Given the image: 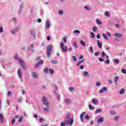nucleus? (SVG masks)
I'll list each match as a JSON object with an SVG mask.
<instances>
[{
  "label": "nucleus",
  "mask_w": 126,
  "mask_h": 126,
  "mask_svg": "<svg viewBox=\"0 0 126 126\" xmlns=\"http://www.w3.org/2000/svg\"><path fill=\"white\" fill-rule=\"evenodd\" d=\"M105 16H106V17H108V16H109V15H110V14L109 13V12H106L105 13Z\"/></svg>",
  "instance_id": "nucleus-48"
},
{
  "label": "nucleus",
  "mask_w": 126,
  "mask_h": 126,
  "mask_svg": "<svg viewBox=\"0 0 126 126\" xmlns=\"http://www.w3.org/2000/svg\"><path fill=\"white\" fill-rule=\"evenodd\" d=\"M120 78V77L119 76H115L114 77V81L116 84V85H118V80H119V79Z\"/></svg>",
  "instance_id": "nucleus-8"
},
{
  "label": "nucleus",
  "mask_w": 126,
  "mask_h": 126,
  "mask_svg": "<svg viewBox=\"0 0 126 126\" xmlns=\"http://www.w3.org/2000/svg\"><path fill=\"white\" fill-rule=\"evenodd\" d=\"M105 63H107V64H109L110 63V60L107 59L106 61L104 62Z\"/></svg>",
  "instance_id": "nucleus-40"
},
{
  "label": "nucleus",
  "mask_w": 126,
  "mask_h": 126,
  "mask_svg": "<svg viewBox=\"0 0 126 126\" xmlns=\"http://www.w3.org/2000/svg\"><path fill=\"white\" fill-rule=\"evenodd\" d=\"M48 68H45L44 69H43V71L44 72H45V73H48Z\"/></svg>",
  "instance_id": "nucleus-37"
},
{
  "label": "nucleus",
  "mask_w": 126,
  "mask_h": 126,
  "mask_svg": "<svg viewBox=\"0 0 126 126\" xmlns=\"http://www.w3.org/2000/svg\"><path fill=\"white\" fill-rule=\"evenodd\" d=\"M47 39L48 41H50V40H51V37L50 36H48Z\"/></svg>",
  "instance_id": "nucleus-64"
},
{
  "label": "nucleus",
  "mask_w": 126,
  "mask_h": 126,
  "mask_svg": "<svg viewBox=\"0 0 126 126\" xmlns=\"http://www.w3.org/2000/svg\"><path fill=\"white\" fill-rule=\"evenodd\" d=\"M95 22L96 23H97V24H99V25H102V22L99 21V19H96L95 20Z\"/></svg>",
  "instance_id": "nucleus-18"
},
{
  "label": "nucleus",
  "mask_w": 126,
  "mask_h": 126,
  "mask_svg": "<svg viewBox=\"0 0 126 126\" xmlns=\"http://www.w3.org/2000/svg\"><path fill=\"white\" fill-rule=\"evenodd\" d=\"M50 22L48 20H47L46 22V28H47V29H48V28H50Z\"/></svg>",
  "instance_id": "nucleus-10"
},
{
  "label": "nucleus",
  "mask_w": 126,
  "mask_h": 126,
  "mask_svg": "<svg viewBox=\"0 0 126 126\" xmlns=\"http://www.w3.org/2000/svg\"><path fill=\"white\" fill-rule=\"evenodd\" d=\"M96 38L97 39H100V34H97L96 35Z\"/></svg>",
  "instance_id": "nucleus-63"
},
{
  "label": "nucleus",
  "mask_w": 126,
  "mask_h": 126,
  "mask_svg": "<svg viewBox=\"0 0 126 126\" xmlns=\"http://www.w3.org/2000/svg\"><path fill=\"white\" fill-rule=\"evenodd\" d=\"M44 121H45V120L43 119L42 118H40L39 119L40 123H42V122H44Z\"/></svg>",
  "instance_id": "nucleus-57"
},
{
  "label": "nucleus",
  "mask_w": 126,
  "mask_h": 126,
  "mask_svg": "<svg viewBox=\"0 0 126 126\" xmlns=\"http://www.w3.org/2000/svg\"><path fill=\"white\" fill-rule=\"evenodd\" d=\"M43 63H44V61H43L42 60L39 61L38 62V63L35 65V66H34V68H37L39 64H43Z\"/></svg>",
  "instance_id": "nucleus-6"
},
{
  "label": "nucleus",
  "mask_w": 126,
  "mask_h": 126,
  "mask_svg": "<svg viewBox=\"0 0 126 126\" xmlns=\"http://www.w3.org/2000/svg\"><path fill=\"white\" fill-rule=\"evenodd\" d=\"M85 60L84 59H83V60L78 62V63H77V66H79V65H81V63H83L85 62Z\"/></svg>",
  "instance_id": "nucleus-9"
},
{
  "label": "nucleus",
  "mask_w": 126,
  "mask_h": 126,
  "mask_svg": "<svg viewBox=\"0 0 126 126\" xmlns=\"http://www.w3.org/2000/svg\"><path fill=\"white\" fill-rule=\"evenodd\" d=\"M32 75L34 78H37V77H38V75H37L36 73H32Z\"/></svg>",
  "instance_id": "nucleus-23"
},
{
  "label": "nucleus",
  "mask_w": 126,
  "mask_h": 126,
  "mask_svg": "<svg viewBox=\"0 0 126 126\" xmlns=\"http://www.w3.org/2000/svg\"><path fill=\"white\" fill-rule=\"evenodd\" d=\"M125 93V89H122L121 90H120V94H124Z\"/></svg>",
  "instance_id": "nucleus-28"
},
{
  "label": "nucleus",
  "mask_w": 126,
  "mask_h": 126,
  "mask_svg": "<svg viewBox=\"0 0 126 126\" xmlns=\"http://www.w3.org/2000/svg\"><path fill=\"white\" fill-rule=\"evenodd\" d=\"M18 74L19 77L21 78L22 77V72H21V70H20V69H18Z\"/></svg>",
  "instance_id": "nucleus-13"
},
{
  "label": "nucleus",
  "mask_w": 126,
  "mask_h": 126,
  "mask_svg": "<svg viewBox=\"0 0 126 126\" xmlns=\"http://www.w3.org/2000/svg\"><path fill=\"white\" fill-rule=\"evenodd\" d=\"M21 91H22V94H23V95H24L25 94V91L23 90H22Z\"/></svg>",
  "instance_id": "nucleus-61"
},
{
  "label": "nucleus",
  "mask_w": 126,
  "mask_h": 126,
  "mask_svg": "<svg viewBox=\"0 0 126 126\" xmlns=\"http://www.w3.org/2000/svg\"><path fill=\"white\" fill-rule=\"evenodd\" d=\"M96 42L99 49H102V44L100 43V41H99V40H97Z\"/></svg>",
  "instance_id": "nucleus-16"
},
{
  "label": "nucleus",
  "mask_w": 126,
  "mask_h": 126,
  "mask_svg": "<svg viewBox=\"0 0 126 126\" xmlns=\"http://www.w3.org/2000/svg\"><path fill=\"white\" fill-rule=\"evenodd\" d=\"M86 10H91V7L90 6H85Z\"/></svg>",
  "instance_id": "nucleus-29"
},
{
  "label": "nucleus",
  "mask_w": 126,
  "mask_h": 126,
  "mask_svg": "<svg viewBox=\"0 0 126 126\" xmlns=\"http://www.w3.org/2000/svg\"><path fill=\"white\" fill-rule=\"evenodd\" d=\"M104 121V119H103V117H99L97 121V123L98 124H100V123H102Z\"/></svg>",
  "instance_id": "nucleus-12"
},
{
  "label": "nucleus",
  "mask_w": 126,
  "mask_h": 126,
  "mask_svg": "<svg viewBox=\"0 0 126 126\" xmlns=\"http://www.w3.org/2000/svg\"><path fill=\"white\" fill-rule=\"evenodd\" d=\"M79 68H80V69H83L84 68V66L83 65H81L80 66Z\"/></svg>",
  "instance_id": "nucleus-54"
},
{
  "label": "nucleus",
  "mask_w": 126,
  "mask_h": 126,
  "mask_svg": "<svg viewBox=\"0 0 126 126\" xmlns=\"http://www.w3.org/2000/svg\"><path fill=\"white\" fill-rule=\"evenodd\" d=\"M84 115H85V112H83V113L80 115V119H81V122H83V119H82V118H83Z\"/></svg>",
  "instance_id": "nucleus-21"
},
{
  "label": "nucleus",
  "mask_w": 126,
  "mask_h": 126,
  "mask_svg": "<svg viewBox=\"0 0 126 126\" xmlns=\"http://www.w3.org/2000/svg\"><path fill=\"white\" fill-rule=\"evenodd\" d=\"M101 112H102V110L101 109H98L95 110V113L98 114V113H101Z\"/></svg>",
  "instance_id": "nucleus-26"
},
{
  "label": "nucleus",
  "mask_w": 126,
  "mask_h": 126,
  "mask_svg": "<svg viewBox=\"0 0 126 126\" xmlns=\"http://www.w3.org/2000/svg\"><path fill=\"white\" fill-rule=\"evenodd\" d=\"M110 113H111V115H115V111H114L113 110L110 111Z\"/></svg>",
  "instance_id": "nucleus-62"
},
{
  "label": "nucleus",
  "mask_w": 126,
  "mask_h": 126,
  "mask_svg": "<svg viewBox=\"0 0 126 126\" xmlns=\"http://www.w3.org/2000/svg\"><path fill=\"white\" fill-rule=\"evenodd\" d=\"M74 62H76V61H77V59H76V57H75V56H73L72 57Z\"/></svg>",
  "instance_id": "nucleus-42"
},
{
  "label": "nucleus",
  "mask_w": 126,
  "mask_h": 126,
  "mask_svg": "<svg viewBox=\"0 0 126 126\" xmlns=\"http://www.w3.org/2000/svg\"><path fill=\"white\" fill-rule=\"evenodd\" d=\"M59 14L60 15H63V10H59Z\"/></svg>",
  "instance_id": "nucleus-38"
},
{
  "label": "nucleus",
  "mask_w": 126,
  "mask_h": 126,
  "mask_svg": "<svg viewBox=\"0 0 126 126\" xmlns=\"http://www.w3.org/2000/svg\"><path fill=\"white\" fill-rule=\"evenodd\" d=\"M107 89L106 87H103L102 89L99 91V93H103L104 91H107Z\"/></svg>",
  "instance_id": "nucleus-11"
},
{
  "label": "nucleus",
  "mask_w": 126,
  "mask_h": 126,
  "mask_svg": "<svg viewBox=\"0 0 126 126\" xmlns=\"http://www.w3.org/2000/svg\"><path fill=\"white\" fill-rule=\"evenodd\" d=\"M18 29H19V28L16 27L14 30L11 31L12 34H15V33H16V32L18 31Z\"/></svg>",
  "instance_id": "nucleus-14"
},
{
  "label": "nucleus",
  "mask_w": 126,
  "mask_h": 126,
  "mask_svg": "<svg viewBox=\"0 0 126 126\" xmlns=\"http://www.w3.org/2000/svg\"><path fill=\"white\" fill-rule=\"evenodd\" d=\"M122 73H124L125 74H126V70L125 69H122Z\"/></svg>",
  "instance_id": "nucleus-50"
},
{
  "label": "nucleus",
  "mask_w": 126,
  "mask_h": 126,
  "mask_svg": "<svg viewBox=\"0 0 126 126\" xmlns=\"http://www.w3.org/2000/svg\"><path fill=\"white\" fill-rule=\"evenodd\" d=\"M3 32V28L2 27H0V33H2Z\"/></svg>",
  "instance_id": "nucleus-44"
},
{
  "label": "nucleus",
  "mask_w": 126,
  "mask_h": 126,
  "mask_svg": "<svg viewBox=\"0 0 126 126\" xmlns=\"http://www.w3.org/2000/svg\"><path fill=\"white\" fill-rule=\"evenodd\" d=\"M102 36H103V38H104V39H105V40H109L108 36H107V35L105 33H102Z\"/></svg>",
  "instance_id": "nucleus-17"
},
{
  "label": "nucleus",
  "mask_w": 126,
  "mask_h": 126,
  "mask_svg": "<svg viewBox=\"0 0 126 126\" xmlns=\"http://www.w3.org/2000/svg\"><path fill=\"white\" fill-rule=\"evenodd\" d=\"M69 91H72V90H74V88L73 87H69Z\"/></svg>",
  "instance_id": "nucleus-53"
},
{
  "label": "nucleus",
  "mask_w": 126,
  "mask_h": 126,
  "mask_svg": "<svg viewBox=\"0 0 126 126\" xmlns=\"http://www.w3.org/2000/svg\"><path fill=\"white\" fill-rule=\"evenodd\" d=\"M84 75L85 76H86L87 77H90V75H89V73L88 72H84Z\"/></svg>",
  "instance_id": "nucleus-20"
},
{
  "label": "nucleus",
  "mask_w": 126,
  "mask_h": 126,
  "mask_svg": "<svg viewBox=\"0 0 126 126\" xmlns=\"http://www.w3.org/2000/svg\"><path fill=\"white\" fill-rule=\"evenodd\" d=\"M96 86H100V85H101V83L98 82H96Z\"/></svg>",
  "instance_id": "nucleus-59"
},
{
  "label": "nucleus",
  "mask_w": 126,
  "mask_h": 126,
  "mask_svg": "<svg viewBox=\"0 0 126 126\" xmlns=\"http://www.w3.org/2000/svg\"><path fill=\"white\" fill-rule=\"evenodd\" d=\"M114 63H116L117 64H118V63H120V61L118 60V59H115V60H114Z\"/></svg>",
  "instance_id": "nucleus-35"
},
{
  "label": "nucleus",
  "mask_w": 126,
  "mask_h": 126,
  "mask_svg": "<svg viewBox=\"0 0 126 126\" xmlns=\"http://www.w3.org/2000/svg\"><path fill=\"white\" fill-rule=\"evenodd\" d=\"M98 29V28H97V27H94L93 29V31H94V32H95V31H96V30H97Z\"/></svg>",
  "instance_id": "nucleus-41"
},
{
  "label": "nucleus",
  "mask_w": 126,
  "mask_h": 126,
  "mask_svg": "<svg viewBox=\"0 0 126 126\" xmlns=\"http://www.w3.org/2000/svg\"><path fill=\"white\" fill-rule=\"evenodd\" d=\"M63 41L64 42V43H66V37H63Z\"/></svg>",
  "instance_id": "nucleus-46"
},
{
  "label": "nucleus",
  "mask_w": 126,
  "mask_h": 126,
  "mask_svg": "<svg viewBox=\"0 0 126 126\" xmlns=\"http://www.w3.org/2000/svg\"><path fill=\"white\" fill-rule=\"evenodd\" d=\"M14 59L15 60H18L20 65L22 66L23 68H25V63H24V62L23 61V60H21L20 58L18 59V56L17 55V54L15 55Z\"/></svg>",
  "instance_id": "nucleus-1"
},
{
  "label": "nucleus",
  "mask_w": 126,
  "mask_h": 126,
  "mask_svg": "<svg viewBox=\"0 0 126 126\" xmlns=\"http://www.w3.org/2000/svg\"><path fill=\"white\" fill-rule=\"evenodd\" d=\"M49 73H50V74H54V70H53V69H49Z\"/></svg>",
  "instance_id": "nucleus-27"
},
{
  "label": "nucleus",
  "mask_w": 126,
  "mask_h": 126,
  "mask_svg": "<svg viewBox=\"0 0 126 126\" xmlns=\"http://www.w3.org/2000/svg\"><path fill=\"white\" fill-rule=\"evenodd\" d=\"M92 103H93L94 105L98 104V100L96 99L93 98L92 100Z\"/></svg>",
  "instance_id": "nucleus-15"
},
{
  "label": "nucleus",
  "mask_w": 126,
  "mask_h": 126,
  "mask_svg": "<svg viewBox=\"0 0 126 126\" xmlns=\"http://www.w3.org/2000/svg\"><path fill=\"white\" fill-rule=\"evenodd\" d=\"M95 57H97L98 55H100V52H95L94 53Z\"/></svg>",
  "instance_id": "nucleus-43"
},
{
  "label": "nucleus",
  "mask_w": 126,
  "mask_h": 126,
  "mask_svg": "<svg viewBox=\"0 0 126 126\" xmlns=\"http://www.w3.org/2000/svg\"><path fill=\"white\" fill-rule=\"evenodd\" d=\"M98 61L102 63V62H104V59H103L102 58H98Z\"/></svg>",
  "instance_id": "nucleus-52"
},
{
  "label": "nucleus",
  "mask_w": 126,
  "mask_h": 126,
  "mask_svg": "<svg viewBox=\"0 0 126 126\" xmlns=\"http://www.w3.org/2000/svg\"><path fill=\"white\" fill-rule=\"evenodd\" d=\"M44 112H45V113H47L48 112L49 110H48V108H44Z\"/></svg>",
  "instance_id": "nucleus-55"
},
{
  "label": "nucleus",
  "mask_w": 126,
  "mask_h": 126,
  "mask_svg": "<svg viewBox=\"0 0 126 126\" xmlns=\"http://www.w3.org/2000/svg\"><path fill=\"white\" fill-rule=\"evenodd\" d=\"M120 117H119L118 116H116L114 118V121H116V122H117L118 120H119Z\"/></svg>",
  "instance_id": "nucleus-49"
},
{
  "label": "nucleus",
  "mask_w": 126,
  "mask_h": 126,
  "mask_svg": "<svg viewBox=\"0 0 126 126\" xmlns=\"http://www.w3.org/2000/svg\"><path fill=\"white\" fill-rule=\"evenodd\" d=\"M91 36L92 38H94V37H95V34H94V33L91 32Z\"/></svg>",
  "instance_id": "nucleus-45"
},
{
  "label": "nucleus",
  "mask_w": 126,
  "mask_h": 126,
  "mask_svg": "<svg viewBox=\"0 0 126 126\" xmlns=\"http://www.w3.org/2000/svg\"><path fill=\"white\" fill-rule=\"evenodd\" d=\"M73 47L76 48V49L78 48V46H77V44L76 43V41H74V43L73 44Z\"/></svg>",
  "instance_id": "nucleus-25"
},
{
  "label": "nucleus",
  "mask_w": 126,
  "mask_h": 126,
  "mask_svg": "<svg viewBox=\"0 0 126 126\" xmlns=\"http://www.w3.org/2000/svg\"><path fill=\"white\" fill-rule=\"evenodd\" d=\"M106 34L107 35V36H109V37H111V33L109 32H107Z\"/></svg>",
  "instance_id": "nucleus-60"
},
{
  "label": "nucleus",
  "mask_w": 126,
  "mask_h": 126,
  "mask_svg": "<svg viewBox=\"0 0 126 126\" xmlns=\"http://www.w3.org/2000/svg\"><path fill=\"white\" fill-rule=\"evenodd\" d=\"M90 51H91V52H92V53H94V51H93V47H92V46H91L90 47Z\"/></svg>",
  "instance_id": "nucleus-51"
},
{
  "label": "nucleus",
  "mask_w": 126,
  "mask_h": 126,
  "mask_svg": "<svg viewBox=\"0 0 126 126\" xmlns=\"http://www.w3.org/2000/svg\"><path fill=\"white\" fill-rule=\"evenodd\" d=\"M90 110H94V107L92 106L91 104L89 105Z\"/></svg>",
  "instance_id": "nucleus-34"
},
{
  "label": "nucleus",
  "mask_w": 126,
  "mask_h": 126,
  "mask_svg": "<svg viewBox=\"0 0 126 126\" xmlns=\"http://www.w3.org/2000/svg\"><path fill=\"white\" fill-rule=\"evenodd\" d=\"M115 37H123V35H122V34L121 33H115Z\"/></svg>",
  "instance_id": "nucleus-24"
},
{
  "label": "nucleus",
  "mask_w": 126,
  "mask_h": 126,
  "mask_svg": "<svg viewBox=\"0 0 126 126\" xmlns=\"http://www.w3.org/2000/svg\"><path fill=\"white\" fill-rule=\"evenodd\" d=\"M85 119H86V120H89V116H88V115H86V116H85Z\"/></svg>",
  "instance_id": "nucleus-58"
},
{
  "label": "nucleus",
  "mask_w": 126,
  "mask_h": 126,
  "mask_svg": "<svg viewBox=\"0 0 126 126\" xmlns=\"http://www.w3.org/2000/svg\"><path fill=\"white\" fill-rule=\"evenodd\" d=\"M19 103H21L22 102V97H20L17 98Z\"/></svg>",
  "instance_id": "nucleus-33"
},
{
  "label": "nucleus",
  "mask_w": 126,
  "mask_h": 126,
  "mask_svg": "<svg viewBox=\"0 0 126 126\" xmlns=\"http://www.w3.org/2000/svg\"><path fill=\"white\" fill-rule=\"evenodd\" d=\"M23 120V118L22 117H21L18 120L19 123H22V120Z\"/></svg>",
  "instance_id": "nucleus-47"
},
{
  "label": "nucleus",
  "mask_w": 126,
  "mask_h": 126,
  "mask_svg": "<svg viewBox=\"0 0 126 126\" xmlns=\"http://www.w3.org/2000/svg\"><path fill=\"white\" fill-rule=\"evenodd\" d=\"M61 126H65V123L62 122L61 124Z\"/></svg>",
  "instance_id": "nucleus-56"
},
{
  "label": "nucleus",
  "mask_w": 126,
  "mask_h": 126,
  "mask_svg": "<svg viewBox=\"0 0 126 126\" xmlns=\"http://www.w3.org/2000/svg\"><path fill=\"white\" fill-rule=\"evenodd\" d=\"M60 47L62 50V52H65L67 51V47L64 46V44L63 43V42H61Z\"/></svg>",
  "instance_id": "nucleus-4"
},
{
  "label": "nucleus",
  "mask_w": 126,
  "mask_h": 126,
  "mask_svg": "<svg viewBox=\"0 0 126 126\" xmlns=\"http://www.w3.org/2000/svg\"><path fill=\"white\" fill-rule=\"evenodd\" d=\"M15 123V119L13 118L11 122V125H14V123Z\"/></svg>",
  "instance_id": "nucleus-39"
},
{
  "label": "nucleus",
  "mask_w": 126,
  "mask_h": 126,
  "mask_svg": "<svg viewBox=\"0 0 126 126\" xmlns=\"http://www.w3.org/2000/svg\"><path fill=\"white\" fill-rule=\"evenodd\" d=\"M51 63L53 64H57L58 63V60H52Z\"/></svg>",
  "instance_id": "nucleus-32"
},
{
  "label": "nucleus",
  "mask_w": 126,
  "mask_h": 126,
  "mask_svg": "<svg viewBox=\"0 0 126 126\" xmlns=\"http://www.w3.org/2000/svg\"><path fill=\"white\" fill-rule=\"evenodd\" d=\"M84 115H85V112H83V113L80 115V119H81V122H83V119H82V118H83Z\"/></svg>",
  "instance_id": "nucleus-22"
},
{
  "label": "nucleus",
  "mask_w": 126,
  "mask_h": 126,
  "mask_svg": "<svg viewBox=\"0 0 126 126\" xmlns=\"http://www.w3.org/2000/svg\"><path fill=\"white\" fill-rule=\"evenodd\" d=\"M4 120V118L3 117V115H2V114L0 113V122L1 124L3 123Z\"/></svg>",
  "instance_id": "nucleus-7"
},
{
  "label": "nucleus",
  "mask_w": 126,
  "mask_h": 126,
  "mask_svg": "<svg viewBox=\"0 0 126 126\" xmlns=\"http://www.w3.org/2000/svg\"><path fill=\"white\" fill-rule=\"evenodd\" d=\"M65 123L68 126H72L73 124V119L72 118H68V119H65Z\"/></svg>",
  "instance_id": "nucleus-3"
},
{
  "label": "nucleus",
  "mask_w": 126,
  "mask_h": 126,
  "mask_svg": "<svg viewBox=\"0 0 126 126\" xmlns=\"http://www.w3.org/2000/svg\"><path fill=\"white\" fill-rule=\"evenodd\" d=\"M42 102L43 105H45V106H46V107H48V105H49V101H48V99H47L46 97L43 96L42 97Z\"/></svg>",
  "instance_id": "nucleus-5"
},
{
  "label": "nucleus",
  "mask_w": 126,
  "mask_h": 126,
  "mask_svg": "<svg viewBox=\"0 0 126 126\" xmlns=\"http://www.w3.org/2000/svg\"><path fill=\"white\" fill-rule=\"evenodd\" d=\"M101 56L102 58H105L106 57V53L102 51L101 52Z\"/></svg>",
  "instance_id": "nucleus-30"
},
{
  "label": "nucleus",
  "mask_w": 126,
  "mask_h": 126,
  "mask_svg": "<svg viewBox=\"0 0 126 126\" xmlns=\"http://www.w3.org/2000/svg\"><path fill=\"white\" fill-rule=\"evenodd\" d=\"M80 44L82 46H83V47H86V43L83 40L80 41Z\"/></svg>",
  "instance_id": "nucleus-19"
},
{
  "label": "nucleus",
  "mask_w": 126,
  "mask_h": 126,
  "mask_svg": "<svg viewBox=\"0 0 126 126\" xmlns=\"http://www.w3.org/2000/svg\"><path fill=\"white\" fill-rule=\"evenodd\" d=\"M65 102L67 104H70V100L68 99H65Z\"/></svg>",
  "instance_id": "nucleus-31"
},
{
  "label": "nucleus",
  "mask_w": 126,
  "mask_h": 126,
  "mask_svg": "<svg viewBox=\"0 0 126 126\" xmlns=\"http://www.w3.org/2000/svg\"><path fill=\"white\" fill-rule=\"evenodd\" d=\"M53 49V46L52 45H50L47 46L46 52H47V56L50 57L51 56V54H52V49Z\"/></svg>",
  "instance_id": "nucleus-2"
},
{
  "label": "nucleus",
  "mask_w": 126,
  "mask_h": 126,
  "mask_svg": "<svg viewBox=\"0 0 126 126\" xmlns=\"http://www.w3.org/2000/svg\"><path fill=\"white\" fill-rule=\"evenodd\" d=\"M73 33H77V34H79L80 33V31L79 30H76L73 31Z\"/></svg>",
  "instance_id": "nucleus-36"
}]
</instances>
